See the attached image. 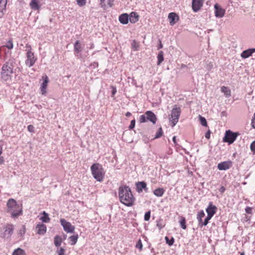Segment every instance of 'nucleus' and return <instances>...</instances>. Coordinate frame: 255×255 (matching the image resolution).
I'll return each instance as SVG.
<instances>
[{
  "mask_svg": "<svg viewBox=\"0 0 255 255\" xmlns=\"http://www.w3.org/2000/svg\"><path fill=\"white\" fill-rule=\"evenodd\" d=\"M15 64V59L11 58H10L7 61H6L3 65L5 66H7L12 70H13V68L14 67V65Z\"/></svg>",
  "mask_w": 255,
  "mask_h": 255,
  "instance_id": "27",
  "label": "nucleus"
},
{
  "mask_svg": "<svg viewBox=\"0 0 255 255\" xmlns=\"http://www.w3.org/2000/svg\"><path fill=\"white\" fill-rule=\"evenodd\" d=\"M14 227L12 224H7L5 226V231L3 234V237L9 238L13 233Z\"/></svg>",
  "mask_w": 255,
  "mask_h": 255,
  "instance_id": "10",
  "label": "nucleus"
},
{
  "mask_svg": "<svg viewBox=\"0 0 255 255\" xmlns=\"http://www.w3.org/2000/svg\"><path fill=\"white\" fill-rule=\"evenodd\" d=\"M25 233V228L24 226H22L21 228L19 230L18 234L20 236H22Z\"/></svg>",
  "mask_w": 255,
  "mask_h": 255,
  "instance_id": "43",
  "label": "nucleus"
},
{
  "mask_svg": "<svg viewBox=\"0 0 255 255\" xmlns=\"http://www.w3.org/2000/svg\"><path fill=\"white\" fill-rule=\"evenodd\" d=\"M139 16L135 12H132L128 15V19L131 23H134L138 20Z\"/></svg>",
  "mask_w": 255,
  "mask_h": 255,
  "instance_id": "24",
  "label": "nucleus"
},
{
  "mask_svg": "<svg viewBox=\"0 0 255 255\" xmlns=\"http://www.w3.org/2000/svg\"><path fill=\"white\" fill-rule=\"evenodd\" d=\"M203 0H192V7L194 12H197L202 6Z\"/></svg>",
  "mask_w": 255,
  "mask_h": 255,
  "instance_id": "16",
  "label": "nucleus"
},
{
  "mask_svg": "<svg viewBox=\"0 0 255 255\" xmlns=\"http://www.w3.org/2000/svg\"><path fill=\"white\" fill-rule=\"evenodd\" d=\"M131 115V114L129 112H128L126 114V116L127 117H130Z\"/></svg>",
  "mask_w": 255,
  "mask_h": 255,
  "instance_id": "59",
  "label": "nucleus"
},
{
  "mask_svg": "<svg viewBox=\"0 0 255 255\" xmlns=\"http://www.w3.org/2000/svg\"><path fill=\"white\" fill-rule=\"evenodd\" d=\"M150 218V211H148L146 212L144 216V220L146 221H148L149 220Z\"/></svg>",
  "mask_w": 255,
  "mask_h": 255,
  "instance_id": "44",
  "label": "nucleus"
},
{
  "mask_svg": "<svg viewBox=\"0 0 255 255\" xmlns=\"http://www.w3.org/2000/svg\"><path fill=\"white\" fill-rule=\"evenodd\" d=\"M217 209V207L213 204V202H210L207 208L206 209V211L207 213V215L211 217H213V216L216 213Z\"/></svg>",
  "mask_w": 255,
  "mask_h": 255,
  "instance_id": "15",
  "label": "nucleus"
},
{
  "mask_svg": "<svg viewBox=\"0 0 255 255\" xmlns=\"http://www.w3.org/2000/svg\"><path fill=\"white\" fill-rule=\"evenodd\" d=\"M159 44L157 46L158 50L162 48V47H163V45H162L160 40H159Z\"/></svg>",
  "mask_w": 255,
  "mask_h": 255,
  "instance_id": "56",
  "label": "nucleus"
},
{
  "mask_svg": "<svg viewBox=\"0 0 255 255\" xmlns=\"http://www.w3.org/2000/svg\"><path fill=\"white\" fill-rule=\"evenodd\" d=\"M112 97H113L114 95L117 93V89L115 87L112 86Z\"/></svg>",
  "mask_w": 255,
  "mask_h": 255,
  "instance_id": "51",
  "label": "nucleus"
},
{
  "mask_svg": "<svg viewBox=\"0 0 255 255\" xmlns=\"http://www.w3.org/2000/svg\"><path fill=\"white\" fill-rule=\"evenodd\" d=\"M3 65L1 68L0 73L1 78L6 81L11 79V75L14 73L12 69H10L8 66Z\"/></svg>",
  "mask_w": 255,
  "mask_h": 255,
  "instance_id": "6",
  "label": "nucleus"
},
{
  "mask_svg": "<svg viewBox=\"0 0 255 255\" xmlns=\"http://www.w3.org/2000/svg\"><path fill=\"white\" fill-rule=\"evenodd\" d=\"M135 247L137 249H138L140 251H141L142 249V244L140 239H139L137 242Z\"/></svg>",
  "mask_w": 255,
  "mask_h": 255,
  "instance_id": "42",
  "label": "nucleus"
},
{
  "mask_svg": "<svg viewBox=\"0 0 255 255\" xmlns=\"http://www.w3.org/2000/svg\"><path fill=\"white\" fill-rule=\"evenodd\" d=\"M221 91L224 93L226 97L229 98L231 95V91L228 87L222 86L221 88Z\"/></svg>",
  "mask_w": 255,
  "mask_h": 255,
  "instance_id": "25",
  "label": "nucleus"
},
{
  "mask_svg": "<svg viewBox=\"0 0 255 255\" xmlns=\"http://www.w3.org/2000/svg\"><path fill=\"white\" fill-rule=\"evenodd\" d=\"M42 79L43 80V81L40 86V90L41 94L42 95H45L46 94V89L47 87V85L49 82V79L46 75L43 76Z\"/></svg>",
  "mask_w": 255,
  "mask_h": 255,
  "instance_id": "11",
  "label": "nucleus"
},
{
  "mask_svg": "<svg viewBox=\"0 0 255 255\" xmlns=\"http://www.w3.org/2000/svg\"><path fill=\"white\" fill-rule=\"evenodd\" d=\"M157 58V64L158 65H159L164 60L163 52L162 51H160L158 52Z\"/></svg>",
  "mask_w": 255,
  "mask_h": 255,
  "instance_id": "31",
  "label": "nucleus"
},
{
  "mask_svg": "<svg viewBox=\"0 0 255 255\" xmlns=\"http://www.w3.org/2000/svg\"><path fill=\"white\" fill-rule=\"evenodd\" d=\"M254 52H255V48H249L243 51L241 56L243 58L246 59L252 56Z\"/></svg>",
  "mask_w": 255,
  "mask_h": 255,
  "instance_id": "20",
  "label": "nucleus"
},
{
  "mask_svg": "<svg viewBox=\"0 0 255 255\" xmlns=\"http://www.w3.org/2000/svg\"><path fill=\"white\" fill-rule=\"evenodd\" d=\"M135 119H133V120L131 121L130 125L129 126V129H132L135 127Z\"/></svg>",
  "mask_w": 255,
  "mask_h": 255,
  "instance_id": "48",
  "label": "nucleus"
},
{
  "mask_svg": "<svg viewBox=\"0 0 255 255\" xmlns=\"http://www.w3.org/2000/svg\"><path fill=\"white\" fill-rule=\"evenodd\" d=\"M94 44H92L91 45V48H94Z\"/></svg>",
  "mask_w": 255,
  "mask_h": 255,
  "instance_id": "63",
  "label": "nucleus"
},
{
  "mask_svg": "<svg viewBox=\"0 0 255 255\" xmlns=\"http://www.w3.org/2000/svg\"><path fill=\"white\" fill-rule=\"evenodd\" d=\"M3 149L2 145H0V164H2L4 162V159L2 156H1L2 153Z\"/></svg>",
  "mask_w": 255,
  "mask_h": 255,
  "instance_id": "40",
  "label": "nucleus"
},
{
  "mask_svg": "<svg viewBox=\"0 0 255 255\" xmlns=\"http://www.w3.org/2000/svg\"><path fill=\"white\" fill-rule=\"evenodd\" d=\"M180 114V108L177 107L176 105H175L174 107L171 110L169 118V121L171 122L172 127H174L178 122Z\"/></svg>",
  "mask_w": 255,
  "mask_h": 255,
  "instance_id": "4",
  "label": "nucleus"
},
{
  "mask_svg": "<svg viewBox=\"0 0 255 255\" xmlns=\"http://www.w3.org/2000/svg\"><path fill=\"white\" fill-rule=\"evenodd\" d=\"M199 119L201 124L204 127L207 126V122L206 119L204 117L199 116Z\"/></svg>",
  "mask_w": 255,
  "mask_h": 255,
  "instance_id": "37",
  "label": "nucleus"
},
{
  "mask_svg": "<svg viewBox=\"0 0 255 255\" xmlns=\"http://www.w3.org/2000/svg\"><path fill=\"white\" fill-rule=\"evenodd\" d=\"M139 121L141 123H145L147 121L146 119V116L145 115V113L144 115H141L139 117Z\"/></svg>",
  "mask_w": 255,
  "mask_h": 255,
  "instance_id": "39",
  "label": "nucleus"
},
{
  "mask_svg": "<svg viewBox=\"0 0 255 255\" xmlns=\"http://www.w3.org/2000/svg\"><path fill=\"white\" fill-rule=\"evenodd\" d=\"M168 18L169 20L170 24L172 26L174 25L176 21L179 19L178 16L174 12H170L169 13Z\"/></svg>",
  "mask_w": 255,
  "mask_h": 255,
  "instance_id": "18",
  "label": "nucleus"
},
{
  "mask_svg": "<svg viewBox=\"0 0 255 255\" xmlns=\"http://www.w3.org/2000/svg\"><path fill=\"white\" fill-rule=\"evenodd\" d=\"M6 206V212L10 214L11 218L16 219L22 214L21 205L18 204L14 199H9L7 202Z\"/></svg>",
  "mask_w": 255,
  "mask_h": 255,
  "instance_id": "2",
  "label": "nucleus"
},
{
  "mask_svg": "<svg viewBox=\"0 0 255 255\" xmlns=\"http://www.w3.org/2000/svg\"><path fill=\"white\" fill-rule=\"evenodd\" d=\"M165 192V190L162 188H158L153 191V194L156 197H162Z\"/></svg>",
  "mask_w": 255,
  "mask_h": 255,
  "instance_id": "28",
  "label": "nucleus"
},
{
  "mask_svg": "<svg viewBox=\"0 0 255 255\" xmlns=\"http://www.w3.org/2000/svg\"><path fill=\"white\" fill-rule=\"evenodd\" d=\"M245 212L248 214H253V208L250 207H247L245 208Z\"/></svg>",
  "mask_w": 255,
  "mask_h": 255,
  "instance_id": "46",
  "label": "nucleus"
},
{
  "mask_svg": "<svg viewBox=\"0 0 255 255\" xmlns=\"http://www.w3.org/2000/svg\"><path fill=\"white\" fill-rule=\"evenodd\" d=\"M65 252V250L63 248H60V249L57 250V253L58 255H64Z\"/></svg>",
  "mask_w": 255,
  "mask_h": 255,
  "instance_id": "49",
  "label": "nucleus"
},
{
  "mask_svg": "<svg viewBox=\"0 0 255 255\" xmlns=\"http://www.w3.org/2000/svg\"><path fill=\"white\" fill-rule=\"evenodd\" d=\"M119 20L121 23L127 24L129 21L128 15L126 13H123L119 16Z\"/></svg>",
  "mask_w": 255,
  "mask_h": 255,
  "instance_id": "22",
  "label": "nucleus"
},
{
  "mask_svg": "<svg viewBox=\"0 0 255 255\" xmlns=\"http://www.w3.org/2000/svg\"><path fill=\"white\" fill-rule=\"evenodd\" d=\"M250 149L253 154H255V140L251 143L250 145Z\"/></svg>",
  "mask_w": 255,
  "mask_h": 255,
  "instance_id": "45",
  "label": "nucleus"
},
{
  "mask_svg": "<svg viewBox=\"0 0 255 255\" xmlns=\"http://www.w3.org/2000/svg\"><path fill=\"white\" fill-rule=\"evenodd\" d=\"M29 5L31 8L34 10H38L40 7L39 0H31Z\"/></svg>",
  "mask_w": 255,
  "mask_h": 255,
  "instance_id": "23",
  "label": "nucleus"
},
{
  "mask_svg": "<svg viewBox=\"0 0 255 255\" xmlns=\"http://www.w3.org/2000/svg\"><path fill=\"white\" fill-rule=\"evenodd\" d=\"M212 217H211V216L207 215V216L205 219L204 222H203V223H202V227L203 226H206L208 224L209 220H211V219Z\"/></svg>",
  "mask_w": 255,
  "mask_h": 255,
  "instance_id": "38",
  "label": "nucleus"
},
{
  "mask_svg": "<svg viewBox=\"0 0 255 255\" xmlns=\"http://www.w3.org/2000/svg\"><path fill=\"white\" fill-rule=\"evenodd\" d=\"M131 46L134 49V50H137V46L136 45V42L135 40H133V42L131 43Z\"/></svg>",
  "mask_w": 255,
  "mask_h": 255,
  "instance_id": "55",
  "label": "nucleus"
},
{
  "mask_svg": "<svg viewBox=\"0 0 255 255\" xmlns=\"http://www.w3.org/2000/svg\"><path fill=\"white\" fill-rule=\"evenodd\" d=\"M205 216V213L203 210L200 211L197 216V219L199 223V226L202 227V223H203L202 218Z\"/></svg>",
  "mask_w": 255,
  "mask_h": 255,
  "instance_id": "26",
  "label": "nucleus"
},
{
  "mask_svg": "<svg viewBox=\"0 0 255 255\" xmlns=\"http://www.w3.org/2000/svg\"><path fill=\"white\" fill-rule=\"evenodd\" d=\"M34 127L33 126L30 125L27 127V129L30 132H34Z\"/></svg>",
  "mask_w": 255,
  "mask_h": 255,
  "instance_id": "50",
  "label": "nucleus"
},
{
  "mask_svg": "<svg viewBox=\"0 0 255 255\" xmlns=\"http://www.w3.org/2000/svg\"><path fill=\"white\" fill-rule=\"evenodd\" d=\"M77 4L80 6H82L86 4V0H76Z\"/></svg>",
  "mask_w": 255,
  "mask_h": 255,
  "instance_id": "47",
  "label": "nucleus"
},
{
  "mask_svg": "<svg viewBox=\"0 0 255 255\" xmlns=\"http://www.w3.org/2000/svg\"><path fill=\"white\" fill-rule=\"evenodd\" d=\"M135 186L136 190L139 193H141L143 190H144L146 193L148 192L146 183L144 181L137 182L135 183Z\"/></svg>",
  "mask_w": 255,
  "mask_h": 255,
  "instance_id": "9",
  "label": "nucleus"
},
{
  "mask_svg": "<svg viewBox=\"0 0 255 255\" xmlns=\"http://www.w3.org/2000/svg\"><path fill=\"white\" fill-rule=\"evenodd\" d=\"M240 255H245L244 253H242L240 254Z\"/></svg>",
  "mask_w": 255,
  "mask_h": 255,
  "instance_id": "64",
  "label": "nucleus"
},
{
  "mask_svg": "<svg viewBox=\"0 0 255 255\" xmlns=\"http://www.w3.org/2000/svg\"><path fill=\"white\" fill-rule=\"evenodd\" d=\"M12 255H25V253L23 250L18 248L14 251Z\"/></svg>",
  "mask_w": 255,
  "mask_h": 255,
  "instance_id": "34",
  "label": "nucleus"
},
{
  "mask_svg": "<svg viewBox=\"0 0 255 255\" xmlns=\"http://www.w3.org/2000/svg\"><path fill=\"white\" fill-rule=\"evenodd\" d=\"M91 171L93 177L98 181L102 182L104 178L105 172L100 164L94 163L91 166Z\"/></svg>",
  "mask_w": 255,
  "mask_h": 255,
  "instance_id": "3",
  "label": "nucleus"
},
{
  "mask_svg": "<svg viewBox=\"0 0 255 255\" xmlns=\"http://www.w3.org/2000/svg\"><path fill=\"white\" fill-rule=\"evenodd\" d=\"M27 59L25 60V64L28 67H31L34 65L37 58L35 57L34 53L31 51L28 50L26 53Z\"/></svg>",
  "mask_w": 255,
  "mask_h": 255,
  "instance_id": "8",
  "label": "nucleus"
},
{
  "mask_svg": "<svg viewBox=\"0 0 255 255\" xmlns=\"http://www.w3.org/2000/svg\"><path fill=\"white\" fill-rule=\"evenodd\" d=\"M172 140L174 143H176V136H173L172 138Z\"/></svg>",
  "mask_w": 255,
  "mask_h": 255,
  "instance_id": "61",
  "label": "nucleus"
},
{
  "mask_svg": "<svg viewBox=\"0 0 255 255\" xmlns=\"http://www.w3.org/2000/svg\"><path fill=\"white\" fill-rule=\"evenodd\" d=\"M215 14L217 17L221 18L224 16L225 10L222 8L218 3L214 5Z\"/></svg>",
  "mask_w": 255,
  "mask_h": 255,
  "instance_id": "13",
  "label": "nucleus"
},
{
  "mask_svg": "<svg viewBox=\"0 0 255 255\" xmlns=\"http://www.w3.org/2000/svg\"><path fill=\"white\" fill-rule=\"evenodd\" d=\"M37 233L39 235H44L46 232V226L43 224H40L37 225L36 226Z\"/></svg>",
  "mask_w": 255,
  "mask_h": 255,
  "instance_id": "21",
  "label": "nucleus"
},
{
  "mask_svg": "<svg viewBox=\"0 0 255 255\" xmlns=\"http://www.w3.org/2000/svg\"><path fill=\"white\" fill-rule=\"evenodd\" d=\"M91 67H92L93 68H95L98 67V62H94L91 64Z\"/></svg>",
  "mask_w": 255,
  "mask_h": 255,
  "instance_id": "53",
  "label": "nucleus"
},
{
  "mask_svg": "<svg viewBox=\"0 0 255 255\" xmlns=\"http://www.w3.org/2000/svg\"><path fill=\"white\" fill-rule=\"evenodd\" d=\"M119 197L120 202L127 206H132L135 200L130 188L127 186H121L119 188Z\"/></svg>",
  "mask_w": 255,
  "mask_h": 255,
  "instance_id": "1",
  "label": "nucleus"
},
{
  "mask_svg": "<svg viewBox=\"0 0 255 255\" xmlns=\"http://www.w3.org/2000/svg\"><path fill=\"white\" fill-rule=\"evenodd\" d=\"M61 225L62 226L64 230L67 233H73L75 230V227L64 219H61L60 220Z\"/></svg>",
  "mask_w": 255,
  "mask_h": 255,
  "instance_id": "7",
  "label": "nucleus"
},
{
  "mask_svg": "<svg viewBox=\"0 0 255 255\" xmlns=\"http://www.w3.org/2000/svg\"><path fill=\"white\" fill-rule=\"evenodd\" d=\"M187 66L185 65V64H182L181 65V68L183 69V68H187Z\"/></svg>",
  "mask_w": 255,
  "mask_h": 255,
  "instance_id": "60",
  "label": "nucleus"
},
{
  "mask_svg": "<svg viewBox=\"0 0 255 255\" xmlns=\"http://www.w3.org/2000/svg\"><path fill=\"white\" fill-rule=\"evenodd\" d=\"M225 188L224 187V186H222L220 189H219V191L223 193H224L225 191Z\"/></svg>",
  "mask_w": 255,
  "mask_h": 255,
  "instance_id": "57",
  "label": "nucleus"
},
{
  "mask_svg": "<svg viewBox=\"0 0 255 255\" xmlns=\"http://www.w3.org/2000/svg\"><path fill=\"white\" fill-rule=\"evenodd\" d=\"M232 165V162L231 160H228L219 163L217 168L220 170H226L230 168Z\"/></svg>",
  "mask_w": 255,
  "mask_h": 255,
  "instance_id": "12",
  "label": "nucleus"
},
{
  "mask_svg": "<svg viewBox=\"0 0 255 255\" xmlns=\"http://www.w3.org/2000/svg\"><path fill=\"white\" fill-rule=\"evenodd\" d=\"M211 131L210 130H208L206 133L205 136L207 139H209L210 137Z\"/></svg>",
  "mask_w": 255,
  "mask_h": 255,
  "instance_id": "54",
  "label": "nucleus"
},
{
  "mask_svg": "<svg viewBox=\"0 0 255 255\" xmlns=\"http://www.w3.org/2000/svg\"><path fill=\"white\" fill-rule=\"evenodd\" d=\"M162 134H163V130H162V128L160 127V128H159L158 131L156 132L154 138V139L158 138L160 137L162 135Z\"/></svg>",
  "mask_w": 255,
  "mask_h": 255,
  "instance_id": "36",
  "label": "nucleus"
},
{
  "mask_svg": "<svg viewBox=\"0 0 255 255\" xmlns=\"http://www.w3.org/2000/svg\"><path fill=\"white\" fill-rule=\"evenodd\" d=\"M181 227L183 229L185 230L187 228L186 225V220L184 217H181L179 221Z\"/></svg>",
  "mask_w": 255,
  "mask_h": 255,
  "instance_id": "33",
  "label": "nucleus"
},
{
  "mask_svg": "<svg viewBox=\"0 0 255 255\" xmlns=\"http://www.w3.org/2000/svg\"><path fill=\"white\" fill-rule=\"evenodd\" d=\"M157 227L160 230H161V229H162L164 227V225H163L160 221H158L157 223Z\"/></svg>",
  "mask_w": 255,
  "mask_h": 255,
  "instance_id": "52",
  "label": "nucleus"
},
{
  "mask_svg": "<svg viewBox=\"0 0 255 255\" xmlns=\"http://www.w3.org/2000/svg\"><path fill=\"white\" fill-rule=\"evenodd\" d=\"M26 48V50L28 51V50H30V51H31V46L28 44H27L26 45V46H25Z\"/></svg>",
  "mask_w": 255,
  "mask_h": 255,
  "instance_id": "58",
  "label": "nucleus"
},
{
  "mask_svg": "<svg viewBox=\"0 0 255 255\" xmlns=\"http://www.w3.org/2000/svg\"><path fill=\"white\" fill-rule=\"evenodd\" d=\"M165 240L166 241V243L168 244L169 246L173 245L174 242V239L173 237H171V239H169L168 237H165Z\"/></svg>",
  "mask_w": 255,
  "mask_h": 255,
  "instance_id": "35",
  "label": "nucleus"
},
{
  "mask_svg": "<svg viewBox=\"0 0 255 255\" xmlns=\"http://www.w3.org/2000/svg\"><path fill=\"white\" fill-rule=\"evenodd\" d=\"M74 51L76 57H77L79 58H82L81 54L80 53L82 51V47L79 40H77L74 43Z\"/></svg>",
  "mask_w": 255,
  "mask_h": 255,
  "instance_id": "14",
  "label": "nucleus"
},
{
  "mask_svg": "<svg viewBox=\"0 0 255 255\" xmlns=\"http://www.w3.org/2000/svg\"><path fill=\"white\" fill-rule=\"evenodd\" d=\"M239 133L234 132L230 130L226 131L225 136L223 138V141L228 143L229 144H232L236 139Z\"/></svg>",
  "mask_w": 255,
  "mask_h": 255,
  "instance_id": "5",
  "label": "nucleus"
},
{
  "mask_svg": "<svg viewBox=\"0 0 255 255\" xmlns=\"http://www.w3.org/2000/svg\"><path fill=\"white\" fill-rule=\"evenodd\" d=\"M114 0H100V5L104 9L111 7L113 5Z\"/></svg>",
  "mask_w": 255,
  "mask_h": 255,
  "instance_id": "19",
  "label": "nucleus"
},
{
  "mask_svg": "<svg viewBox=\"0 0 255 255\" xmlns=\"http://www.w3.org/2000/svg\"><path fill=\"white\" fill-rule=\"evenodd\" d=\"M78 238H79V237H78V234L70 236L69 238V240L70 241L71 245H75L77 243V242Z\"/></svg>",
  "mask_w": 255,
  "mask_h": 255,
  "instance_id": "30",
  "label": "nucleus"
},
{
  "mask_svg": "<svg viewBox=\"0 0 255 255\" xmlns=\"http://www.w3.org/2000/svg\"><path fill=\"white\" fill-rule=\"evenodd\" d=\"M3 15V11H1L0 13V17H2Z\"/></svg>",
  "mask_w": 255,
  "mask_h": 255,
  "instance_id": "62",
  "label": "nucleus"
},
{
  "mask_svg": "<svg viewBox=\"0 0 255 255\" xmlns=\"http://www.w3.org/2000/svg\"><path fill=\"white\" fill-rule=\"evenodd\" d=\"M145 115L146 116L147 121L151 122L153 124H155L156 123L157 118L156 115L152 111H146L145 112Z\"/></svg>",
  "mask_w": 255,
  "mask_h": 255,
  "instance_id": "17",
  "label": "nucleus"
},
{
  "mask_svg": "<svg viewBox=\"0 0 255 255\" xmlns=\"http://www.w3.org/2000/svg\"><path fill=\"white\" fill-rule=\"evenodd\" d=\"M5 46L8 49H11L13 48V45L11 40H8L6 43Z\"/></svg>",
  "mask_w": 255,
  "mask_h": 255,
  "instance_id": "41",
  "label": "nucleus"
},
{
  "mask_svg": "<svg viewBox=\"0 0 255 255\" xmlns=\"http://www.w3.org/2000/svg\"><path fill=\"white\" fill-rule=\"evenodd\" d=\"M63 240L59 236H56L54 239V243L56 247H59L60 246Z\"/></svg>",
  "mask_w": 255,
  "mask_h": 255,
  "instance_id": "29",
  "label": "nucleus"
},
{
  "mask_svg": "<svg viewBox=\"0 0 255 255\" xmlns=\"http://www.w3.org/2000/svg\"><path fill=\"white\" fill-rule=\"evenodd\" d=\"M43 216L40 217V220L44 223H48L50 221V218L49 217L48 214L46 213L45 211H43L42 213Z\"/></svg>",
  "mask_w": 255,
  "mask_h": 255,
  "instance_id": "32",
  "label": "nucleus"
}]
</instances>
